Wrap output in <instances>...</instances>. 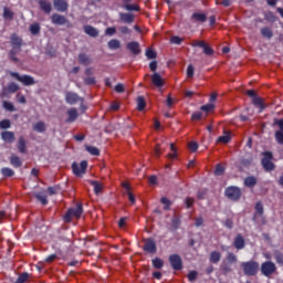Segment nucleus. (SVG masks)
I'll list each match as a JSON object with an SVG mask.
<instances>
[{"label":"nucleus","instance_id":"f257e3e1","mask_svg":"<svg viewBox=\"0 0 283 283\" xmlns=\"http://www.w3.org/2000/svg\"><path fill=\"white\" fill-rule=\"evenodd\" d=\"M241 268L243 269L244 275L253 277V275H258L260 271V263L258 261L251 260L248 262H242Z\"/></svg>","mask_w":283,"mask_h":283},{"label":"nucleus","instance_id":"f03ea898","mask_svg":"<svg viewBox=\"0 0 283 283\" xmlns=\"http://www.w3.org/2000/svg\"><path fill=\"white\" fill-rule=\"evenodd\" d=\"M83 216V203H77L75 208H71L63 217L64 222H72V219L81 220Z\"/></svg>","mask_w":283,"mask_h":283},{"label":"nucleus","instance_id":"7ed1b4c3","mask_svg":"<svg viewBox=\"0 0 283 283\" xmlns=\"http://www.w3.org/2000/svg\"><path fill=\"white\" fill-rule=\"evenodd\" d=\"M263 158L261 165L265 171H275V164H273V153L266 150L262 153Z\"/></svg>","mask_w":283,"mask_h":283},{"label":"nucleus","instance_id":"20e7f679","mask_svg":"<svg viewBox=\"0 0 283 283\" xmlns=\"http://www.w3.org/2000/svg\"><path fill=\"white\" fill-rule=\"evenodd\" d=\"M224 196L228 200L238 202V200L242 198V190L235 186H229L228 188H226Z\"/></svg>","mask_w":283,"mask_h":283},{"label":"nucleus","instance_id":"39448f33","mask_svg":"<svg viewBox=\"0 0 283 283\" xmlns=\"http://www.w3.org/2000/svg\"><path fill=\"white\" fill-rule=\"evenodd\" d=\"M10 76H12V78H15V81H19L20 83H22V85H25L27 87L36 84L34 77H32L31 75H20L18 72H11Z\"/></svg>","mask_w":283,"mask_h":283},{"label":"nucleus","instance_id":"423d86ee","mask_svg":"<svg viewBox=\"0 0 283 283\" xmlns=\"http://www.w3.org/2000/svg\"><path fill=\"white\" fill-rule=\"evenodd\" d=\"M275 271H277V266L273 261H265L261 264V273L264 277H271Z\"/></svg>","mask_w":283,"mask_h":283},{"label":"nucleus","instance_id":"0eeeda50","mask_svg":"<svg viewBox=\"0 0 283 283\" xmlns=\"http://www.w3.org/2000/svg\"><path fill=\"white\" fill-rule=\"evenodd\" d=\"M72 170L74 176L81 178L87 171V160H82L80 164L74 161L72 164Z\"/></svg>","mask_w":283,"mask_h":283},{"label":"nucleus","instance_id":"6e6552de","mask_svg":"<svg viewBox=\"0 0 283 283\" xmlns=\"http://www.w3.org/2000/svg\"><path fill=\"white\" fill-rule=\"evenodd\" d=\"M144 247L143 250L146 253H150L151 255L156 254L158 252V247L156 245V241L153 238L144 239Z\"/></svg>","mask_w":283,"mask_h":283},{"label":"nucleus","instance_id":"1a4fd4ad","mask_svg":"<svg viewBox=\"0 0 283 283\" xmlns=\"http://www.w3.org/2000/svg\"><path fill=\"white\" fill-rule=\"evenodd\" d=\"M275 125H277L279 130L274 133V138L277 145H283V118L281 119L274 118L273 126Z\"/></svg>","mask_w":283,"mask_h":283},{"label":"nucleus","instance_id":"9d476101","mask_svg":"<svg viewBox=\"0 0 283 283\" xmlns=\"http://www.w3.org/2000/svg\"><path fill=\"white\" fill-rule=\"evenodd\" d=\"M65 101L67 105H76V103H85V98L74 92H66Z\"/></svg>","mask_w":283,"mask_h":283},{"label":"nucleus","instance_id":"9b49d317","mask_svg":"<svg viewBox=\"0 0 283 283\" xmlns=\"http://www.w3.org/2000/svg\"><path fill=\"white\" fill-rule=\"evenodd\" d=\"M169 262L174 271H182V258L178 254H171L169 256Z\"/></svg>","mask_w":283,"mask_h":283},{"label":"nucleus","instance_id":"f8f14e48","mask_svg":"<svg viewBox=\"0 0 283 283\" xmlns=\"http://www.w3.org/2000/svg\"><path fill=\"white\" fill-rule=\"evenodd\" d=\"M53 6L57 12H67L70 8L66 0H53Z\"/></svg>","mask_w":283,"mask_h":283},{"label":"nucleus","instance_id":"ddd939ff","mask_svg":"<svg viewBox=\"0 0 283 283\" xmlns=\"http://www.w3.org/2000/svg\"><path fill=\"white\" fill-rule=\"evenodd\" d=\"M51 23H53V25H65V23H67V18L59 13H53L51 15Z\"/></svg>","mask_w":283,"mask_h":283},{"label":"nucleus","instance_id":"4468645a","mask_svg":"<svg viewBox=\"0 0 283 283\" xmlns=\"http://www.w3.org/2000/svg\"><path fill=\"white\" fill-rule=\"evenodd\" d=\"M66 115H67V118L65 119L66 124L76 123V119L78 118V111L75 107L70 108L66 112Z\"/></svg>","mask_w":283,"mask_h":283},{"label":"nucleus","instance_id":"2eb2a0df","mask_svg":"<svg viewBox=\"0 0 283 283\" xmlns=\"http://www.w3.org/2000/svg\"><path fill=\"white\" fill-rule=\"evenodd\" d=\"M10 40H11L12 49L20 51L21 45H23V40L19 35H17V33H12Z\"/></svg>","mask_w":283,"mask_h":283},{"label":"nucleus","instance_id":"dca6fc26","mask_svg":"<svg viewBox=\"0 0 283 283\" xmlns=\"http://www.w3.org/2000/svg\"><path fill=\"white\" fill-rule=\"evenodd\" d=\"M15 92H19V85L14 82H11L8 87H4L1 92V96H8V94H14Z\"/></svg>","mask_w":283,"mask_h":283},{"label":"nucleus","instance_id":"f3484780","mask_svg":"<svg viewBox=\"0 0 283 283\" xmlns=\"http://www.w3.org/2000/svg\"><path fill=\"white\" fill-rule=\"evenodd\" d=\"M40 10L45 14H50L52 12V3L48 0H39L38 1Z\"/></svg>","mask_w":283,"mask_h":283},{"label":"nucleus","instance_id":"a211bd4d","mask_svg":"<svg viewBox=\"0 0 283 283\" xmlns=\"http://www.w3.org/2000/svg\"><path fill=\"white\" fill-rule=\"evenodd\" d=\"M254 209H255V212L253 216V221L258 222V216H260V218H262V216H264V205H262V201H258L255 203Z\"/></svg>","mask_w":283,"mask_h":283},{"label":"nucleus","instance_id":"6ab92c4d","mask_svg":"<svg viewBox=\"0 0 283 283\" xmlns=\"http://www.w3.org/2000/svg\"><path fill=\"white\" fill-rule=\"evenodd\" d=\"M134 20H135L134 13H124V12L119 13V21H122V23L132 24L134 23Z\"/></svg>","mask_w":283,"mask_h":283},{"label":"nucleus","instance_id":"aec40b11","mask_svg":"<svg viewBox=\"0 0 283 283\" xmlns=\"http://www.w3.org/2000/svg\"><path fill=\"white\" fill-rule=\"evenodd\" d=\"M126 48L132 52V54H135V55L140 54V43L136 41L128 42Z\"/></svg>","mask_w":283,"mask_h":283},{"label":"nucleus","instance_id":"412c9836","mask_svg":"<svg viewBox=\"0 0 283 283\" xmlns=\"http://www.w3.org/2000/svg\"><path fill=\"white\" fill-rule=\"evenodd\" d=\"M1 138L4 143H14V132L4 130L1 133Z\"/></svg>","mask_w":283,"mask_h":283},{"label":"nucleus","instance_id":"4be33fe9","mask_svg":"<svg viewBox=\"0 0 283 283\" xmlns=\"http://www.w3.org/2000/svg\"><path fill=\"white\" fill-rule=\"evenodd\" d=\"M245 244L244 237H242V234H238L234 239L233 247L240 251L244 249Z\"/></svg>","mask_w":283,"mask_h":283},{"label":"nucleus","instance_id":"5701e85b","mask_svg":"<svg viewBox=\"0 0 283 283\" xmlns=\"http://www.w3.org/2000/svg\"><path fill=\"white\" fill-rule=\"evenodd\" d=\"M151 83L155 85V87H163V85H165L163 77L156 72L151 75Z\"/></svg>","mask_w":283,"mask_h":283},{"label":"nucleus","instance_id":"b1692460","mask_svg":"<svg viewBox=\"0 0 283 283\" xmlns=\"http://www.w3.org/2000/svg\"><path fill=\"white\" fill-rule=\"evenodd\" d=\"M191 21H195V23H206V21H207V13L195 12L191 15Z\"/></svg>","mask_w":283,"mask_h":283},{"label":"nucleus","instance_id":"393cba45","mask_svg":"<svg viewBox=\"0 0 283 283\" xmlns=\"http://www.w3.org/2000/svg\"><path fill=\"white\" fill-rule=\"evenodd\" d=\"M17 148H18V151H20V154H25L28 151L27 142L23 136L19 137Z\"/></svg>","mask_w":283,"mask_h":283},{"label":"nucleus","instance_id":"a878e982","mask_svg":"<svg viewBox=\"0 0 283 283\" xmlns=\"http://www.w3.org/2000/svg\"><path fill=\"white\" fill-rule=\"evenodd\" d=\"M77 59L80 65H92V57L85 53H80Z\"/></svg>","mask_w":283,"mask_h":283},{"label":"nucleus","instance_id":"bb28decb","mask_svg":"<svg viewBox=\"0 0 283 283\" xmlns=\"http://www.w3.org/2000/svg\"><path fill=\"white\" fill-rule=\"evenodd\" d=\"M84 32L93 39H96V36H98V30L92 25H84Z\"/></svg>","mask_w":283,"mask_h":283},{"label":"nucleus","instance_id":"cd10ccee","mask_svg":"<svg viewBox=\"0 0 283 283\" xmlns=\"http://www.w3.org/2000/svg\"><path fill=\"white\" fill-rule=\"evenodd\" d=\"M9 160H10V165H12V167H14L15 169H19V167L23 165V161H21V158L17 155H11Z\"/></svg>","mask_w":283,"mask_h":283},{"label":"nucleus","instance_id":"c85d7f7f","mask_svg":"<svg viewBox=\"0 0 283 283\" xmlns=\"http://www.w3.org/2000/svg\"><path fill=\"white\" fill-rule=\"evenodd\" d=\"M273 256L276 264H279V266H283V252L280 250H274Z\"/></svg>","mask_w":283,"mask_h":283},{"label":"nucleus","instance_id":"c756f323","mask_svg":"<svg viewBox=\"0 0 283 283\" xmlns=\"http://www.w3.org/2000/svg\"><path fill=\"white\" fill-rule=\"evenodd\" d=\"M34 198H36V200L39 202H41V205H43V207H45V205H48V195H45L43 192H35Z\"/></svg>","mask_w":283,"mask_h":283},{"label":"nucleus","instance_id":"7c9ffc66","mask_svg":"<svg viewBox=\"0 0 283 283\" xmlns=\"http://www.w3.org/2000/svg\"><path fill=\"white\" fill-rule=\"evenodd\" d=\"M222 259V254L218 251H212L210 253V262L212 264H218V262H220V260Z\"/></svg>","mask_w":283,"mask_h":283},{"label":"nucleus","instance_id":"2f4dec72","mask_svg":"<svg viewBox=\"0 0 283 283\" xmlns=\"http://www.w3.org/2000/svg\"><path fill=\"white\" fill-rule=\"evenodd\" d=\"M255 185H258V178L250 176L244 179L245 187L251 188V187H255Z\"/></svg>","mask_w":283,"mask_h":283},{"label":"nucleus","instance_id":"473e14b6","mask_svg":"<svg viewBox=\"0 0 283 283\" xmlns=\"http://www.w3.org/2000/svg\"><path fill=\"white\" fill-rule=\"evenodd\" d=\"M45 122H38L33 125V130L39 134H43L45 132Z\"/></svg>","mask_w":283,"mask_h":283},{"label":"nucleus","instance_id":"72a5a7b5","mask_svg":"<svg viewBox=\"0 0 283 283\" xmlns=\"http://www.w3.org/2000/svg\"><path fill=\"white\" fill-rule=\"evenodd\" d=\"M90 185H92V187L94 188V193H96V196H98V193L103 191V185H101V182L92 180L90 181Z\"/></svg>","mask_w":283,"mask_h":283},{"label":"nucleus","instance_id":"f704fd0d","mask_svg":"<svg viewBox=\"0 0 283 283\" xmlns=\"http://www.w3.org/2000/svg\"><path fill=\"white\" fill-rule=\"evenodd\" d=\"M30 32L31 34H33L34 36H36V34H40L41 33V24H39L38 22L35 23H32L30 25Z\"/></svg>","mask_w":283,"mask_h":283},{"label":"nucleus","instance_id":"c9c22d12","mask_svg":"<svg viewBox=\"0 0 283 283\" xmlns=\"http://www.w3.org/2000/svg\"><path fill=\"white\" fill-rule=\"evenodd\" d=\"M180 224H181L180 217L175 214L171 219V227L174 231H178V229H180Z\"/></svg>","mask_w":283,"mask_h":283},{"label":"nucleus","instance_id":"e433bc0d","mask_svg":"<svg viewBox=\"0 0 283 283\" xmlns=\"http://www.w3.org/2000/svg\"><path fill=\"white\" fill-rule=\"evenodd\" d=\"M147 107V102H145V97L138 96L137 97V109L138 112H143Z\"/></svg>","mask_w":283,"mask_h":283},{"label":"nucleus","instance_id":"4c0bfd02","mask_svg":"<svg viewBox=\"0 0 283 283\" xmlns=\"http://www.w3.org/2000/svg\"><path fill=\"white\" fill-rule=\"evenodd\" d=\"M86 151L91 154V156H101V150L96 146H85Z\"/></svg>","mask_w":283,"mask_h":283},{"label":"nucleus","instance_id":"58836bf2","mask_svg":"<svg viewBox=\"0 0 283 283\" xmlns=\"http://www.w3.org/2000/svg\"><path fill=\"white\" fill-rule=\"evenodd\" d=\"M3 19H9V21H12V19H14V12L8 7L3 8Z\"/></svg>","mask_w":283,"mask_h":283},{"label":"nucleus","instance_id":"ea45409f","mask_svg":"<svg viewBox=\"0 0 283 283\" xmlns=\"http://www.w3.org/2000/svg\"><path fill=\"white\" fill-rule=\"evenodd\" d=\"M28 280H30V273L23 272L18 276L14 283H25Z\"/></svg>","mask_w":283,"mask_h":283},{"label":"nucleus","instance_id":"a19ab883","mask_svg":"<svg viewBox=\"0 0 283 283\" xmlns=\"http://www.w3.org/2000/svg\"><path fill=\"white\" fill-rule=\"evenodd\" d=\"M261 34L265 39H273V31L269 27L262 28Z\"/></svg>","mask_w":283,"mask_h":283},{"label":"nucleus","instance_id":"79ce46f5","mask_svg":"<svg viewBox=\"0 0 283 283\" xmlns=\"http://www.w3.org/2000/svg\"><path fill=\"white\" fill-rule=\"evenodd\" d=\"M108 48L109 50H120V41L116 39L108 41Z\"/></svg>","mask_w":283,"mask_h":283},{"label":"nucleus","instance_id":"37998d69","mask_svg":"<svg viewBox=\"0 0 283 283\" xmlns=\"http://www.w3.org/2000/svg\"><path fill=\"white\" fill-rule=\"evenodd\" d=\"M1 174L4 178H12L14 176V171L12 168L3 167L1 168Z\"/></svg>","mask_w":283,"mask_h":283},{"label":"nucleus","instance_id":"c03bdc74","mask_svg":"<svg viewBox=\"0 0 283 283\" xmlns=\"http://www.w3.org/2000/svg\"><path fill=\"white\" fill-rule=\"evenodd\" d=\"M264 19L265 21H270V23H275V21H277V17H275V13H273V11H268L264 14Z\"/></svg>","mask_w":283,"mask_h":283},{"label":"nucleus","instance_id":"a18cd8bd","mask_svg":"<svg viewBox=\"0 0 283 283\" xmlns=\"http://www.w3.org/2000/svg\"><path fill=\"white\" fill-rule=\"evenodd\" d=\"M124 9L127 10L128 12H140V7L138 4L126 3L124 6Z\"/></svg>","mask_w":283,"mask_h":283},{"label":"nucleus","instance_id":"49530a36","mask_svg":"<svg viewBox=\"0 0 283 283\" xmlns=\"http://www.w3.org/2000/svg\"><path fill=\"white\" fill-rule=\"evenodd\" d=\"M153 266L154 269H163V266H165V261H163V259L160 258H155L153 259Z\"/></svg>","mask_w":283,"mask_h":283},{"label":"nucleus","instance_id":"de8ad7c7","mask_svg":"<svg viewBox=\"0 0 283 283\" xmlns=\"http://www.w3.org/2000/svg\"><path fill=\"white\" fill-rule=\"evenodd\" d=\"M161 205H164V210L165 211H169L171 209V200H169V198L167 197H163L160 199Z\"/></svg>","mask_w":283,"mask_h":283},{"label":"nucleus","instance_id":"09e8293b","mask_svg":"<svg viewBox=\"0 0 283 283\" xmlns=\"http://www.w3.org/2000/svg\"><path fill=\"white\" fill-rule=\"evenodd\" d=\"M226 260L229 264H235L238 262V255L233 254V252H228Z\"/></svg>","mask_w":283,"mask_h":283},{"label":"nucleus","instance_id":"8fccbe9b","mask_svg":"<svg viewBox=\"0 0 283 283\" xmlns=\"http://www.w3.org/2000/svg\"><path fill=\"white\" fill-rule=\"evenodd\" d=\"M2 106L7 112H17V108L14 107V104H12V102L4 101Z\"/></svg>","mask_w":283,"mask_h":283},{"label":"nucleus","instance_id":"3c124183","mask_svg":"<svg viewBox=\"0 0 283 283\" xmlns=\"http://www.w3.org/2000/svg\"><path fill=\"white\" fill-rule=\"evenodd\" d=\"M19 49H12L9 51V59H11L13 61V63H19V57H17V54L19 51H17Z\"/></svg>","mask_w":283,"mask_h":283},{"label":"nucleus","instance_id":"603ef678","mask_svg":"<svg viewBox=\"0 0 283 283\" xmlns=\"http://www.w3.org/2000/svg\"><path fill=\"white\" fill-rule=\"evenodd\" d=\"M10 127H12L10 119H2L0 122V129H10Z\"/></svg>","mask_w":283,"mask_h":283},{"label":"nucleus","instance_id":"864d4df0","mask_svg":"<svg viewBox=\"0 0 283 283\" xmlns=\"http://www.w3.org/2000/svg\"><path fill=\"white\" fill-rule=\"evenodd\" d=\"M253 105H255L256 107H260L261 112L264 109V102H262V98L260 97H254L253 98Z\"/></svg>","mask_w":283,"mask_h":283},{"label":"nucleus","instance_id":"5fc2aeb1","mask_svg":"<svg viewBox=\"0 0 283 283\" xmlns=\"http://www.w3.org/2000/svg\"><path fill=\"white\" fill-rule=\"evenodd\" d=\"M203 54H206L207 56H213V54H214V51H213V49H211V46H209V44H205V46H203Z\"/></svg>","mask_w":283,"mask_h":283},{"label":"nucleus","instance_id":"6e6d98bb","mask_svg":"<svg viewBox=\"0 0 283 283\" xmlns=\"http://www.w3.org/2000/svg\"><path fill=\"white\" fill-rule=\"evenodd\" d=\"M214 108H216V105L206 104V105L201 106V112H206L207 114H209V112H213Z\"/></svg>","mask_w":283,"mask_h":283},{"label":"nucleus","instance_id":"4d7b16f0","mask_svg":"<svg viewBox=\"0 0 283 283\" xmlns=\"http://www.w3.org/2000/svg\"><path fill=\"white\" fill-rule=\"evenodd\" d=\"M224 174V168L222 164H218L214 169V176H222Z\"/></svg>","mask_w":283,"mask_h":283},{"label":"nucleus","instance_id":"13d9d810","mask_svg":"<svg viewBox=\"0 0 283 283\" xmlns=\"http://www.w3.org/2000/svg\"><path fill=\"white\" fill-rule=\"evenodd\" d=\"M188 280L189 282H196L198 280V271H190L188 273Z\"/></svg>","mask_w":283,"mask_h":283},{"label":"nucleus","instance_id":"bf43d9fd","mask_svg":"<svg viewBox=\"0 0 283 283\" xmlns=\"http://www.w3.org/2000/svg\"><path fill=\"white\" fill-rule=\"evenodd\" d=\"M17 103H20L21 105H25V103H28L25 95L18 93L17 94Z\"/></svg>","mask_w":283,"mask_h":283},{"label":"nucleus","instance_id":"052dcab7","mask_svg":"<svg viewBox=\"0 0 283 283\" xmlns=\"http://www.w3.org/2000/svg\"><path fill=\"white\" fill-rule=\"evenodd\" d=\"M231 142V135H223L218 138V143H223L227 145V143Z\"/></svg>","mask_w":283,"mask_h":283},{"label":"nucleus","instance_id":"680f3d73","mask_svg":"<svg viewBox=\"0 0 283 283\" xmlns=\"http://www.w3.org/2000/svg\"><path fill=\"white\" fill-rule=\"evenodd\" d=\"M205 45H207V42H205V41L195 40V41L191 43V48H201V49H203Z\"/></svg>","mask_w":283,"mask_h":283},{"label":"nucleus","instance_id":"e2e57ef3","mask_svg":"<svg viewBox=\"0 0 283 283\" xmlns=\"http://www.w3.org/2000/svg\"><path fill=\"white\" fill-rule=\"evenodd\" d=\"M241 165L243 167H251V165H253V158H243V159H241Z\"/></svg>","mask_w":283,"mask_h":283},{"label":"nucleus","instance_id":"0e129e2a","mask_svg":"<svg viewBox=\"0 0 283 283\" xmlns=\"http://www.w3.org/2000/svg\"><path fill=\"white\" fill-rule=\"evenodd\" d=\"M146 56H147V59L151 60V59H156V56H158V54L153 49H148V50H146Z\"/></svg>","mask_w":283,"mask_h":283},{"label":"nucleus","instance_id":"69168bd1","mask_svg":"<svg viewBox=\"0 0 283 283\" xmlns=\"http://www.w3.org/2000/svg\"><path fill=\"white\" fill-rule=\"evenodd\" d=\"M105 34L107 36H114V34H116V27H108V28H106Z\"/></svg>","mask_w":283,"mask_h":283},{"label":"nucleus","instance_id":"338daca9","mask_svg":"<svg viewBox=\"0 0 283 283\" xmlns=\"http://www.w3.org/2000/svg\"><path fill=\"white\" fill-rule=\"evenodd\" d=\"M170 43H174L175 45H180L182 43V38H180L178 35H174L170 39Z\"/></svg>","mask_w":283,"mask_h":283},{"label":"nucleus","instance_id":"774afa93","mask_svg":"<svg viewBox=\"0 0 283 283\" xmlns=\"http://www.w3.org/2000/svg\"><path fill=\"white\" fill-rule=\"evenodd\" d=\"M188 147H189L190 151H192V154H196V151H198V143H196V142H190L188 144Z\"/></svg>","mask_w":283,"mask_h":283}]
</instances>
